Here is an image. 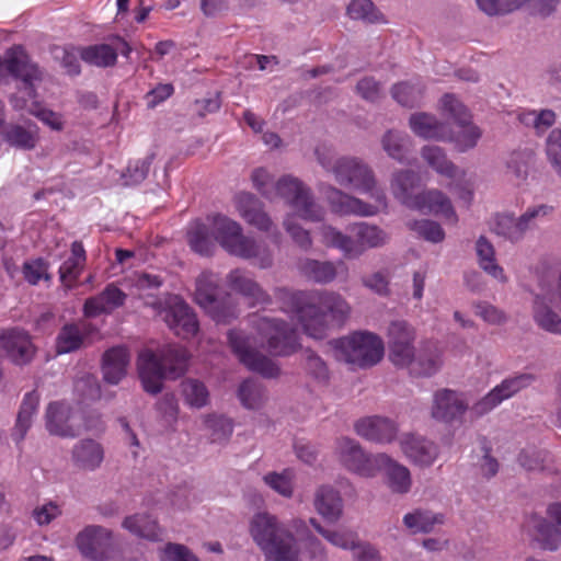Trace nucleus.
I'll list each match as a JSON object with an SVG mask.
<instances>
[{
  "instance_id": "f257e3e1",
  "label": "nucleus",
  "mask_w": 561,
  "mask_h": 561,
  "mask_svg": "<svg viewBox=\"0 0 561 561\" xmlns=\"http://www.w3.org/2000/svg\"><path fill=\"white\" fill-rule=\"evenodd\" d=\"M316 156L318 163L333 176L337 185L367 194L374 201L367 203L333 185H327L323 194L332 213L340 216L373 217L387 209L386 193L378 186L371 167L363 159L353 156L335 157L319 148Z\"/></svg>"
},
{
  "instance_id": "f03ea898",
  "label": "nucleus",
  "mask_w": 561,
  "mask_h": 561,
  "mask_svg": "<svg viewBox=\"0 0 561 561\" xmlns=\"http://www.w3.org/2000/svg\"><path fill=\"white\" fill-rule=\"evenodd\" d=\"M257 336L248 335L242 331H229L228 341L239 360L250 370L265 378H274L279 374L278 366L261 348L274 356H287L299 346L298 333L295 328L283 320L270 317L253 319Z\"/></svg>"
},
{
  "instance_id": "7ed1b4c3",
  "label": "nucleus",
  "mask_w": 561,
  "mask_h": 561,
  "mask_svg": "<svg viewBox=\"0 0 561 561\" xmlns=\"http://www.w3.org/2000/svg\"><path fill=\"white\" fill-rule=\"evenodd\" d=\"M277 293L280 298H288L302 331L316 340L325 336L328 318L335 324H342L351 312L348 302L335 291L308 294L278 289Z\"/></svg>"
},
{
  "instance_id": "20e7f679",
  "label": "nucleus",
  "mask_w": 561,
  "mask_h": 561,
  "mask_svg": "<svg viewBox=\"0 0 561 561\" xmlns=\"http://www.w3.org/2000/svg\"><path fill=\"white\" fill-rule=\"evenodd\" d=\"M251 179L262 196L267 199H285L300 218L312 222L323 219L324 208L316 202L310 187L299 179L284 175L274 183L271 174L263 168L255 169Z\"/></svg>"
},
{
  "instance_id": "39448f33",
  "label": "nucleus",
  "mask_w": 561,
  "mask_h": 561,
  "mask_svg": "<svg viewBox=\"0 0 561 561\" xmlns=\"http://www.w3.org/2000/svg\"><path fill=\"white\" fill-rule=\"evenodd\" d=\"M186 350L178 344L161 347L157 353L144 350L139 353L137 366L146 392L157 394L162 390L164 378H178L187 368Z\"/></svg>"
},
{
  "instance_id": "423d86ee",
  "label": "nucleus",
  "mask_w": 561,
  "mask_h": 561,
  "mask_svg": "<svg viewBox=\"0 0 561 561\" xmlns=\"http://www.w3.org/2000/svg\"><path fill=\"white\" fill-rule=\"evenodd\" d=\"M320 234L324 245L339 250L351 260L360 257L369 249L382 248L390 239L386 230L367 221L350 224L345 231L323 225Z\"/></svg>"
},
{
  "instance_id": "0eeeda50",
  "label": "nucleus",
  "mask_w": 561,
  "mask_h": 561,
  "mask_svg": "<svg viewBox=\"0 0 561 561\" xmlns=\"http://www.w3.org/2000/svg\"><path fill=\"white\" fill-rule=\"evenodd\" d=\"M249 531L266 561H299V549L294 535L276 516L267 512L254 514Z\"/></svg>"
},
{
  "instance_id": "6e6552de",
  "label": "nucleus",
  "mask_w": 561,
  "mask_h": 561,
  "mask_svg": "<svg viewBox=\"0 0 561 561\" xmlns=\"http://www.w3.org/2000/svg\"><path fill=\"white\" fill-rule=\"evenodd\" d=\"M213 234L215 240L229 254L243 260H252L260 268L273 265V253L263 241L242 233L241 226L222 215H216L213 220Z\"/></svg>"
},
{
  "instance_id": "1a4fd4ad",
  "label": "nucleus",
  "mask_w": 561,
  "mask_h": 561,
  "mask_svg": "<svg viewBox=\"0 0 561 561\" xmlns=\"http://www.w3.org/2000/svg\"><path fill=\"white\" fill-rule=\"evenodd\" d=\"M337 360L358 368H369L378 364L385 352L382 340L371 332L359 331L333 342Z\"/></svg>"
},
{
  "instance_id": "9d476101",
  "label": "nucleus",
  "mask_w": 561,
  "mask_h": 561,
  "mask_svg": "<svg viewBox=\"0 0 561 561\" xmlns=\"http://www.w3.org/2000/svg\"><path fill=\"white\" fill-rule=\"evenodd\" d=\"M552 211V206L538 204L529 206L518 217L513 213H499L492 218L491 231L511 243H518L525 238L527 231L536 228L538 221Z\"/></svg>"
},
{
  "instance_id": "9b49d317",
  "label": "nucleus",
  "mask_w": 561,
  "mask_h": 561,
  "mask_svg": "<svg viewBox=\"0 0 561 561\" xmlns=\"http://www.w3.org/2000/svg\"><path fill=\"white\" fill-rule=\"evenodd\" d=\"M442 107L455 122L454 129L448 127L449 137L446 141L453 142L460 152L474 148L482 133L471 123V115L467 107L454 94H445L442 98Z\"/></svg>"
},
{
  "instance_id": "f8f14e48",
  "label": "nucleus",
  "mask_w": 561,
  "mask_h": 561,
  "mask_svg": "<svg viewBox=\"0 0 561 561\" xmlns=\"http://www.w3.org/2000/svg\"><path fill=\"white\" fill-rule=\"evenodd\" d=\"M157 314L178 336L188 339L198 331V321L192 308L178 295H168L153 304Z\"/></svg>"
},
{
  "instance_id": "ddd939ff",
  "label": "nucleus",
  "mask_w": 561,
  "mask_h": 561,
  "mask_svg": "<svg viewBox=\"0 0 561 561\" xmlns=\"http://www.w3.org/2000/svg\"><path fill=\"white\" fill-rule=\"evenodd\" d=\"M195 301L215 321L229 322L236 318L234 308L228 306L219 288V277L211 272H204L196 280Z\"/></svg>"
},
{
  "instance_id": "4468645a",
  "label": "nucleus",
  "mask_w": 561,
  "mask_h": 561,
  "mask_svg": "<svg viewBox=\"0 0 561 561\" xmlns=\"http://www.w3.org/2000/svg\"><path fill=\"white\" fill-rule=\"evenodd\" d=\"M8 76L20 80L30 98L35 96L34 82L41 80L42 73L21 47L9 49L0 60V83H4Z\"/></svg>"
},
{
  "instance_id": "2eb2a0df",
  "label": "nucleus",
  "mask_w": 561,
  "mask_h": 561,
  "mask_svg": "<svg viewBox=\"0 0 561 561\" xmlns=\"http://www.w3.org/2000/svg\"><path fill=\"white\" fill-rule=\"evenodd\" d=\"M535 380L536 376L529 373H523L505 378L500 385L495 386L481 400L472 405V413L477 416H482L491 412L503 401L531 386Z\"/></svg>"
},
{
  "instance_id": "dca6fc26",
  "label": "nucleus",
  "mask_w": 561,
  "mask_h": 561,
  "mask_svg": "<svg viewBox=\"0 0 561 561\" xmlns=\"http://www.w3.org/2000/svg\"><path fill=\"white\" fill-rule=\"evenodd\" d=\"M76 543L85 558L105 561L112 547V535L102 526L91 525L78 534Z\"/></svg>"
},
{
  "instance_id": "f3484780",
  "label": "nucleus",
  "mask_w": 561,
  "mask_h": 561,
  "mask_svg": "<svg viewBox=\"0 0 561 561\" xmlns=\"http://www.w3.org/2000/svg\"><path fill=\"white\" fill-rule=\"evenodd\" d=\"M399 443L408 460L419 467L432 466L439 455L437 444L419 434H403Z\"/></svg>"
},
{
  "instance_id": "a211bd4d",
  "label": "nucleus",
  "mask_w": 561,
  "mask_h": 561,
  "mask_svg": "<svg viewBox=\"0 0 561 561\" xmlns=\"http://www.w3.org/2000/svg\"><path fill=\"white\" fill-rule=\"evenodd\" d=\"M468 407L463 394L450 389H443L434 394L432 416L445 423L460 421Z\"/></svg>"
},
{
  "instance_id": "6ab92c4d",
  "label": "nucleus",
  "mask_w": 561,
  "mask_h": 561,
  "mask_svg": "<svg viewBox=\"0 0 561 561\" xmlns=\"http://www.w3.org/2000/svg\"><path fill=\"white\" fill-rule=\"evenodd\" d=\"M73 411L70 404L62 401L50 402L45 411V426L49 434L73 438L79 435V427L72 423Z\"/></svg>"
},
{
  "instance_id": "aec40b11",
  "label": "nucleus",
  "mask_w": 561,
  "mask_h": 561,
  "mask_svg": "<svg viewBox=\"0 0 561 561\" xmlns=\"http://www.w3.org/2000/svg\"><path fill=\"white\" fill-rule=\"evenodd\" d=\"M523 531L543 550L556 551L561 545L560 531L554 523L533 514L524 520Z\"/></svg>"
},
{
  "instance_id": "412c9836",
  "label": "nucleus",
  "mask_w": 561,
  "mask_h": 561,
  "mask_svg": "<svg viewBox=\"0 0 561 561\" xmlns=\"http://www.w3.org/2000/svg\"><path fill=\"white\" fill-rule=\"evenodd\" d=\"M337 454L342 463L351 471L364 477L375 474L374 459H370L360 445L351 438H341L337 442Z\"/></svg>"
},
{
  "instance_id": "4be33fe9",
  "label": "nucleus",
  "mask_w": 561,
  "mask_h": 561,
  "mask_svg": "<svg viewBox=\"0 0 561 561\" xmlns=\"http://www.w3.org/2000/svg\"><path fill=\"white\" fill-rule=\"evenodd\" d=\"M397 423L379 415L364 417L356 422L355 431L363 438L375 443H391L398 434Z\"/></svg>"
},
{
  "instance_id": "5701e85b",
  "label": "nucleus",
  "mask_w": 561,
  "mask_h": 561,
  "mask_svg": "<svg viewBox=\"0 0 561 561\" xmlns=\"http://www.w3.org/2000/svg\"><path fill=\"white\" fill-rule=\"evenodd\" d=\"M375 467L383 471L388 488L398 494H405L410 491L412 479L410 470L389 457L386 454H378L374 457Z\"/></svg>"
},
{
  "instance_id": "b1692460",
  "label": "nucleus",
  "mask_w": 561,
  "mask_h": 561,
  "mask_svg": "<svg viewBox=\"0 0 561 561\" xmlns=\"http://www.w3.org/2000/svg\"><path fill=\"white\" fill-rule=\"evenodd\" d=\"M0 347L16 365L27 364L34 355L30 335L20 329L8 330L0 334Z\"/></svg>"
},
{
  "instance_id": "393cba45",
  "label": "nucleus",
  "mask_w": 561,
  "mask_h": 561,
  "mask_svg": "<svg viewBox=\"0 0 561 561\" xmlns=\"http://www.w3.org/2000/svg\"><path fill=\"white\" fill-rule=\"evenodd\" d=\"M236 207L240 216L259 230L270 231L273 221L264 211L263 203L253 194L248 192L238 193L234 197Z\"/></svg>"
},
{
  "instance_id": "a878e982",
  "label": "nucleus",
  "mask_w": 561,
  "mask_h": 561,
  "mask_svg": "<svg viewBox=\"0 0 561 561\" xmlns=\"http://www.w3.org/2000/svg\"><path fill=\"white\" fill-rule=\"evenodd\" d=\"M410 208L419 210L423 214L442 216L451 222L457 221V215L450 199L444 193L437 190H430L416 194V197Z\"/></svg>"
},
{
  "instance_id": "bb28decb",
  "label": "nucleus",
  "mask_w": 561,
  "mask_h": 561,
  "mask_svg": "<svg viewBox=\"0 0 561 561\" xmlns=\"http://www.w3.org/2000/svg\"><path fill=\"white\" fill-rule=\"evenodd\" d=\"M105 451L101 443L92 438L78 440L71 449V461L81 470L94 471L101 467Z\"/></svg>"
},
{
  "instance_id": "cd10ccee",
  "label": "nucleus",
  "mask_w": 561,
  "mask_h": 561,
  "mask_svg": "<svg viewBox=\"0 0 561 561\" xmlns=\"http://www.w3.org/2000/svg\"><path fill=\"white\" fill-rule=\"evenodd\" d=\"M130 363L127 347L118 345L108 348L102 356L103 379L111 385H118L126 376Z\"/></svg>"
},
{
  "instance_id": "c85d7f7f",
  "label": "nucleus",
  "mask_w": 561,
  "mask_h": 561,
  "mask_svg": "<svg viewBox=\"0 0 561 561\" xmlns=\"http://www.w3.org/2000/svg\"><path fill=\"white\" fill-rule=\"evenodd\" d=\"M125 299L126 294L114 284H110L101 294L85 300L83 313L88 318H95L103 313H110L114 309L123 306Z\"/></svg>"
},
{
  "instance_id": "c756f323",
  "label": "nucleus",
  "mask_w": 561,
  "mask_h": 561,
  "mask_svg": "<svg viewBox=\"0 0 561 561\" xmlns=\"http://www.w3.org/2000/svg\"><path fill=\"white\" fill-rule=\"evenodd\" d=\"M228 286L252 304H268V294L243 270L236 268L227 275Z\"/></svg>"
},
{
  "instance_id": "7c9ffc66",
  "label": "nucleus",
  "mask_w": 561,
  "mask_h": 561,
  "mask_svg": "<svg viewBox=\"0 0 561 561\" xmlns=\"http://www.w3.org/2000/svg\"><path fill=\"white\" fill-rule=\"evenodd\" d=\"M552 295L547 291L537 294L533 304V318L542 330L561 335V317L552 309Z\"/></svg>"
},
{
  "instance_id": "2f4dec72",
  "label": "nucleus",
  "mask_w": 561,
  "mask_h": 561,
  "mask_svg": "<svg viewBox=\"0 0 561 561\" xmlns=\"http://www.w3.org/2000/svg\"><path fill=\"white\" fill-rule=\"evenodd\" d=\"M0 134L5 144L20 150H32L38 141L37 127L32 123L25 125L5 124L2 126Z\"/></svg>"
},
{
  "instance_id": "473e14b6",
  "label": "nucleus",
  "mask_w": 561,
  "mask_h": 561,
  "mask_svg": "<svg viewBox=\"0 0 561 561\" xmlns=\"http://www.w3.org/2000/svg\"><path fill=\"white\" fill-rule=\"evenodd\" d=\"M39 404V394L36 391L25 393L12 430L11 437L16 445H20L25 438L28 430L33 424V420L37 414Z\"/></svg>"
},
{
  "instance_id": "72a5a7b5",
  "label": "nucleus",
  "mask_w": 561,
  "mask_h": 561,
  "mask_svg": "<svg viewBox=\"0 0 561 561\" xmlns=\"http://www.w3.org/2000/svg\"><path fill=\"white\" fill-rule=\"evenodd\" d=\"M409 125L412 131L424 139L445 141L449 137L448 126L427 113H414L410 116Z\"/></svg>"
},
{
  "instance_id": "f704fd0d",
  "label": "nucleus",
  "mask_w": 561,
  "mask_h": 561,
  "mask_svg": "<svg viewBox=\"0 0 561 561\" xmlns=\"http://www.w3.org/2000/svg\"><path fill=\"white\" fill-rule=\"evenodd\" d=\"M317 512L329 523H335L343 513V500L332 486L323 485L317 490L314 497Z\"/></svg>"
},
{
  "instance_id": "c9c22d12",
  "label": "nucleus",
  "mask_w": 561,
  "mask_h": 561,
  "mask_svg": "<svg viewBox=\"0 0 561 561\" xmlns=\"http://www.w3.org/2000/svg\"><path fill=\"white\" fill-rule=\"evenodd\" d=\"M85 250L81 242L71 244V253L59 267V280L66 288H72L79 279L85 264Z\"/></svg>"
},
{
  "instance_id": "e433bc0d",
  "label": "nucleus",
  "mask_w": 561,
  "mask_h": 561,
  "mask_svg": "<svg viewBox=\"0 0 561 561\" xmlns=\"http://www.w3.org/2000/svg\"><path fill=\"white\" fill-rule=\"evenodd\" d=\"M442 354L434 346H424L414 355L407 367L411 375L416 377H431L442 367Z\"/></svg>"
},
{
  "instance_id": "4c0bfd02",
  "label": "nucleus",
  "mask_w": 561,
  "mask_h": 561,
  "mask_svg": "<svg viewBox=\"0 0 561 561\" xmlns=\"http://www.w3.org/2000/svg\"><path fill=\"white\" fill-rule=\"evenodd\" d=\"M381 146L389 158L402 164L411 163L409 152L412 147V140L408 134L390 129L383 134Z\"/></svg>"
},
{
  "instance_id": "58836bf2",
  "label": "nucleus",
  "mask_w": 561,
  "mask_h": 561,
  "mask_svg": "<svg viewBox=\"0 0 561 561\" xmlns=\"http://www.w3.org/2000/svg\"><path fill=\"white\" fill-rule=\"evenodd\" d=\"M417 174L412 170H398L392 173L390 190L396 199L402 205L411 207L416 194L413 190L417 183Z\"/></svg>"
},
{
  "instance_id": "ea45409f",
  "label": "nucleus",
  "mask_w": 561,
  "mask_h": 561,
  "mask_svg": "<svg viewBox=\"0 0 561 561\" xmlns=\"http://www.w3.org/2000/svg\"><path fill=\"white\" fill-rule=\"evenodd\" d=\"M402 522L411 534H427L433 531L436 525L443 524L444 516L427 510L416 508L407 513Z\"/></svg>"
},
{
  "instance_id": "a19ab883",
  "label": "nucleus",
  "mask_w": 561,
  "mask_h": 561,
  "mask_svg": "<svg viewBox=\"0 0 561 561\" xmlns=\"http://www.w3.org/2000/svg\"><path fill=\"white\" fill-rule=\"evenodd\" d=\"M476 252L480 267L493 278L501 283L506 282L503 268L496 263L495 249L484 237L480 236L476 242Z\"/></svg>"
},
{
  "instance_id": "79ce46f5",
  "label": "nucleus",
  "mask_w": 561,
  "mask_h": 561,
  "mask_svg": "<svg viewBox=\"0 0 561 561\" xmlns=\"http://www.w3.org/2000/svg\"><path fill=\"white\" fill-rule=\"evenodd\" d=\"M301 273L318 284L332 283L337 276L336 264L332 261L306 259L300 262Z\"/></svg>"
},
{
  "instance_id": "37998d69",
  "label": "nucleus",
  "mask_w": 561,
  "mask_h": 561,
  "mask_svg": "<svg viewBox=\"0 0 561 561\" xmlns=\"http://www.w3.org/2000/svg\"><path fill=\"white\" fill-rule=\"evenodd\" d=\"M238 398L245 409L259 410L267 400L266 389L260 380L248 378L239 386Z\"/></svg>"
},
{
  "instance_id": "c03bdc74",
  "label": "nucleus",
  "mask_w": 561,
  "mask_h": 561,
  "mask_svg": "<svg viewBox=\"0 0 561 561\" xmlns=\"http://www.w3.org/2000/svg\"><path fill=\"white\" fill-rule=\"evenodd\" d=\"M123 526L138 537L152 541L162 539V529L159 527L156 519H152L148 515L135 514L128 516L124 519Z\"/></svg>"
},
{
  "instance_id": "a18cd8bd",
  "label": "nucleus",
  "mask_w": 561,
  "mask_h": 561,
  "mask_svg": "<svg viewBox=\"0 0 561 561\" xmlns=\"http://www.w3.org/2000/svg\"><path fill=\"white\" fill-rule=\"evenodd\" d=\"M391 95L402 106H419L424 96V85L420 79L402 81L392 87Z\"/></svg>"
},
{
  "instance_id": "49530a36",
  "label": "nucleus",
  "mask_w": 561,
  "mask_h": 561,
  "mask_svg": "<svg viewBox=\"0 0 561 561\" xmlns=\"http://www.w3.org/2000/svg\"><path fill=\"white\" fill-rule=\"evenodd\" d=\"M187 240L191 249L201 254L208 256L215 250V238L209 232L207 226L201 221H194L187 229Z\"/></svg>"
},
{
  "instance_id": "de8ad7c7",
  "label": "nucleus",
  "mask_w": 561,
  "mask_h": 561,
  "mask_svg": "<svg viewBox=\"0 0 561 561\" xmlns=\"http://www.w3.org/2000/svg\"><path fill=\"white\" fill-rule=\"evenodd\" d=\"M422 158L440 175L448 179H456L459 174V169L447 158L445 151L440 147H423Z\"/></svg>"
},
{
  "instance_id": "09e8293b",
  "label": "nucleus",
  "mask_w": 561,
  "mask_h": 561,
  "mask_svg": "<svg viewBox=\"0 0 561 561\" xmlns=\"http://www.w3.org/2000/svg\"><path fill=\"white\" fill-rule=\"evenodd\" d=\"M181 392L184 402L194 409H202L209 402V391L198 379L187 378L181 382Z\"/></svg>"
},
{
  "instance_id": "8fccbe9b",
  "label": "nucleus",
  "mask_w": 561,
  "mask_h": 561,
  "mask_svg": "<svg viewBox=\"0 0 561 561\" xmlns=\"http://www.w3.org/2000/svg\"><path fill=\"white\" fill-rule=\"evenodd\" d=\"M87 334L79 324H66L58 333L56 350L58 354H66L79 350Z\"/></svg>"
},
{
  "instance_id": "3c124183",
  "label": "nucleus",
  "mask_w": 561,
  "mask_h": 561,
  "mask_svg": "<svg viewBox=\"0 0 561 561\" xmlns=\"http://www.w3.org/2000/svg\"><path fill=\"white\" fill-rule=\"evenodd\" d=\"M518 121L527 127H533L537 135H542L556 123V113L548 108L522 111Z\"/></svg>"
},
{
  "instance_id": "603ef678",
  "label": "nucleus",
  "mask_w": 561,
  "mask_h": 561,
  "mask_svg": "<svg viewBox=\"0 0 561 561\" xmlns=\"http://www.w3.org/2000/svg\"><path fill=\"white\" fill-rule=\"evenodd\" d=\"M310 523L323 538H325L331 545L335 547L344 550H355L359 543V540L354 531L346 529H325L314 518H310Z\"/></svg>"
},
{
  "instance_id": "864d4df0",
  "label": "nucleus",
  "mask_w": 561,
  "mask_h": 561,
  "mask_svg": "<svg viewBox=\"0 0 561 561\" xmlns=\"http://www.w3.org/2000/svg\"><path fill=\"white\" fill-rule=\"evenodd\" d=\"M81 58L90 65L110 67L116 62V51L110 44H99L84 48Z\"/></svg>"
},
{
  "instance_id": "5fc2aeb1",
  "label": "nucleus",
  "mask_w": 561,
  "mask_h": 561,
  "mask_svg": "<svg viewBox=\"0 0 561 561\" xmlns=\"http://www.w3.org/2000/svg\"><path fill=\"white\" fill-rule=\"evenodd\" d=\"M295 472L293 469H285L282 472H268L263 477V481L272 490L284 497H290L294 492L293 481Z\"/></svg>"
},
{
  "instance_id": "6e6d98bb",
  "label": "nucleus",
  "mask_w": 561,
  "mask_h": 561,
  "mask_svg": "<svg viewBox=\"0 0 561 561\" xmlns=\"http://www.w3.org/2000/svg\"><path fill=\"white\" fill-rule=\"evenodd\" d=\"M530 160L531 154L526 151H515L510 156L507 172L515 181V184L519 185L527 180Z\"/></svg>"
},
{
  "instance_id": "4d7b16f0",
  "label": "nucleus",
  "mask_w": 561,
  "mask_h": 561,
  "mask_svg": "<svg viewBox=\"0 0 561 561\" xmlns=\"http://www.w3.org/2000/svg\"><path fill=\"white\" fill-rule=\"evenodd\" d=\"M347 14L353 20H363L369 23L382 21V14L370 0H352L347 7Z\"/></svg>"
},
{
  "instance_id": "13d9d810",
  "label": "nucleus",
  "mask_w": 561,
  "mask_h": 561,
  "mask_svg": "<svg viewBox=\"0 0 561 561\" xmlns=\"http://www.w3.org/2000/svg\"><path fill=\"white\" fill-rule=\"evenodd\" d=\"M388 346L414 344V329L403 320L392 321L387 332Z\"/></svg>"
},
{
  "instance_id": "bf43d9fd",
  "label": "nucleus",
  "mask_w": 561,
  "mask_h": 561,
  "mask_svg": "<svg viewBox=\"0 0 561 561\" xmlns=\"http://www.w3.org/2000/svg\"><path fill=\"white\" fill-rule=\"evenodd\" d=\"M409 227L419 237L432 243H439L445 239V231L442 226L430 219H421L409 222Z\"/></svg>"
},
{
  "instance_id": "052dcab7",
  "label": "nucleus",
  "mask_w": 561,
  "mask_h": 561,
  "mask_svg": "<svg viewBox=\"0 0 561 561\" xmlns=\"http://www.w3.org/2000/svg\"><path fill=\"white\" fill-rule=\"evenodd\" d=\"M390 279L391 274L389 268H381L371 274L363 276L362 284L374 294L380 297H387L390 295Z\"/></svg>"
},
{
  "instance_id": "680f3d73",
  "label": "nucleus",
  "mask_w": 561,
  "mask_h": 561,
  "mask_svg": "<svg viewBox=\"0 0 561 561\" xmlns=\"http://www.w3.org/2000/svg\"><path fill=\"white\" fill-rule=\"evenodd\" d=\"M49 263L42 257L25 261L23 264L22 273L24 279L30 285H37L41 279L46 282L51 280V275L48 272Z\"/></svg>"
},
{
  "instance_id": "e2e57ef3",
  "label": "nucleus",
  "mask_w": 561,
  "mask_h": 561,
  "mask_svg": "<svg viewBox=\"0 0 561 561\" xmlns=\"http://www.w3.org/2000/svg\"><path fill=\"white\" fill-rule=\"evenodd\" d=\"M205 425L210 431L211 442L214 443L227 440L233 432L232 421L224 415L206 416Z\"/></svg>"
},
{
  "instance_id": "0e129e2a",
  "label": "nucleus",
  "mask_w": 561,
  "mask_h": 561,
  "mask_svg": "<svg viewBox=\"0 0 561 561\" xmlns=\"http://www.w3.org/2000/svg\"><path fill=\"white\" fill-rule=\"evenodd\" d=\"M486 15H505L523 8L524 0H476Z\"/></svg>"
},
{
  "instance_id": "69168bd1",
  "label": "nucleus",
  "mask_w": 561,
  "mask_h": 561,
  "mask_svg": "<svg viewBox=\"0 0 561 561\" xmlns=\"http://www.w3.org/2000/svg\"><path fill=\"white\" fill-rule=\"evenodd\" d=\"M549 453L536 447H526L518 455L519 465L528 471L545 469Z\"/></svg>"
},
{
  "instance_id": "338daca9",
  "label": "nucleus",
  "mask_w": 561,
  "mask_h": 561,
  "mask_svg": "<svg viewBox=\"0 0 561 561\" xmlns=\"http://www.w3.org/2000/svg\"><path fill=\"white\" fill-rule=\"evenodd\" d=\"M153 159L154 154L151 153L144 159L130 161L124 174L126 179L125 183L129 185L141 183L147 178Z\"/></svg>"
},
{
  "instance_id": "774afa93",
  "label": "nucleus",
  "mask_w": 561,
  "mask_h": 561,
  "mask_svg": "<svg viewBox=\"0 0 561 561\" xmlns=\"http://www.w3.org/2000/svg\"><path fill=\"white\" fill-rule=\"evenodd\" d=\"M546 152L552 168L561 178V128L550 131L546 140Z\"/></svg>"
}]
</instances>
